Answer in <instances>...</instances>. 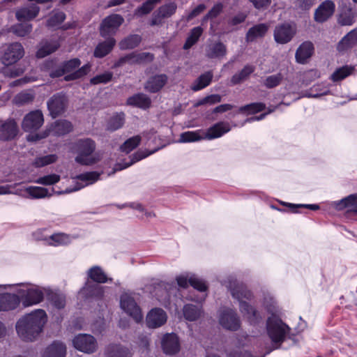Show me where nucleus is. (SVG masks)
Segmentation results:
<instances>
[{
  "label": "nucleus",
  "mask_w": 357,
  "mask_h": 357,
  "mask_svg": "<svg viewBox=\"0 0 357 357\" xmlns=\"http://www.w3.org/2000/svg\"><path fill=\"white\" fill-rule=\"evenodd\" d=\"M162 348L166 354H175L180 350V342L174 333H167L162 339Z\"/></svg>",
  "instance_id": "nucleus-21"
},
{
  "label": "nucleus",
  "mask_w": 357,
  "mask_h": 357,
  "mask_svg": "<svg viewBox=\"0 0 357 357\" xmlns=\"http://www.w3.org/2000/svg\"><path fill=\"white\" fill-rule=\"evenodd\" d=\"M22 295V302L24 307L36 305L40 303L44 297L45 289L41 287L29 285Z\"/></svg>",
  "instance_id": "nucleus-15"
},
{
  "label": "nucleus",
  "mask_w": 357,
  "mask_h": 357,
  "mask_svg": "<svg viewBox=\"0 0 357 357\" xmlns=\"http://www.w3.org/2000/svg\"><path fill=\"white\" fill-rule=\"evenodd\" d=\"M357 12L351 6H344L342 8L337 17V22L341 26H351L356 20Z\"/></svg>",
  "instance_id": "nucleus-24"
},
{
  "label": "nucleus",
  "mask_w": 357,
  "mask_h": 357,
  "mask_svg": "<svg viewBox=\"0 0 357 357\" xmlns=\"http://www.w3.org/2000/svg\"><path fill=\"white\" fill-rule=\"evenodd\" d=\"M296 32V28L292 25L287 23L282 24L275 26L274 39L278 43L286 44L293 38Z\"/></svg>",
  "instance_id": "nucleus-16"
},
{
  "label": "nucleus",
  "mask_w": 357,
  "mask_h": 357,
  "mask_svg": "<svg viewBox=\"0 0 357 357\" xmlns=\"http://www.w3.org/2000/svg\"><path fill=\"white\" fill-rule=\"evenodd\" d=\"M255 70V66L250 64L245 65L239 73L232 76L231 82L232 84H239L246 79Z\"/></svg>",
  "instance_id": "nucleus-39"
},
{
  "label": "nucleus",
  "mask_w": 357,
  "mask_h": 357,
  "mask_svg": "<svg viewBox=\"0 0 357 357\" xmlns=\"http://www.w3.org/2000/svg\"><path fill=\"white\" fill-rule=\"evenodd\" d=\"M50 300L58 309L63 308L66 305V296L60 292H52L50 294Z\"/></svg>",
  "instance_id": "nucleus-53"
},
{
  "label": "nucleus",
  "mask_w": 357,
  "mask_h": 357,
  "mask_svg": "<svg viewBox=\"0 0 357 357\" xmlns=\"http://www.w3.org/2000/svg\"><path fill=\"white\" fill-rule=\"evenodd\" d=\"M141 141V137L136 135L127 139L121 146V150L126 153H128L136 148Z\"/></svg>",
  "instance_id": "nucleus-49"
},
{
  "label": "nucleus",
  "mask_w": 357,
  "mask_h": 357,
  "mask_svg": "<svg viewBox=\"0 0 357 357\" xmlns=\"http://www.w3.org/2000/svg\"><path fill=\"white\" fill-rule=\"evenodd\" d=\"M53 245H66L71 241L70 236L65 234H56L51 236Z\"/></svg>",
  "instance_id": "nucleus-59"
},
{
  "label": "nucleus",
  "mask_w": 357,
  "mask_h": 357,
  "mask_svg": "<svg viewBox=\"0 0 357 357\" xmlns=\"http://www.w3.org/2000/svg\"><path fill=\"white\" fill-rule=\"evenodd\" d=\"M335 10V5L334 2L331 0H326L315 10L314 19L318 23H323L333 15Z\"/></svg>",
  "instance_id": "nucleus-18"
},
{
  "label": "nucleus",
  "mask_w": 357,
  "mask_h": 357,
  "mask_svg": "<svg viewBox=\"0 0 357 357\" xmlns=\"http://www.w3.org/2000/svg\"><path fill=\"white\" fill-rule=\"evenodd\" d=\"M153 59V56L151 53L149 52H142V53H135L132 52L124 56L121 57L118 61H116L114 67L118 68L122 66L126 63H128L130 65L137 64V63H142L145 62L152 61Z\"/></svg>",
  "instance_id": "nucleus-13"
},
{
  "label": "nucleus",
  "mask_w": 357,
  "mask_h": 357,
  "mask_svg": "<svg viewBox=\"0 0 357 357\" xmlns=\"http://www.w3.org/2000/svg\"><path fill=\"white\" fill-rule=\"evenodd\" d=\"M219 322L223 328L230 331H236L240 327L239 318L231 309H226L220 312Z\"/></svg>",
  "instance_id": "nucleus-17"
},
{
  "label": "nucleus",
  "mask_w": 357,
  "mask_h": 357,
  "mask_svg": "<svg viewBox=\"0 0 357 357\" xmlns=\"http://www.w3.org/2000/svg\"><path fill=\"white\" fill-rule=\"evenodd\" d=\"M334 205L337 210H342L344 208H350L351 209L357 211V193L350 195L340 201L335 202Z\"/></svg>",
  "instance_id": "nucleus-37"
},
{
  "label": "nucleus",
  "mask_w": 357,
  "mask_h": 357,
  "mask_svg": "<svg viewBox=\"0 0 357 357\" xmlns=\"http://www.w3.org/2000/svg\"><path fill=\"white\" fill-rule=\"evenodd\" d=\"M176 4L174 2H172L159 7L158 10L161 14V15H162L165 19H166L173 15L176 13Z\"/></svg>",
  "instance_id": "nucleus-54"
},
{
  "label": "nucleus",
  "mask_w": 357,
  "mask_h": 357,
  "mask_svg": "<svg viewBox=\"0 0 357 357\" xmlns=\"http://www.w3.org/2000/svg\"><path fill=\"white\" fill-rule=\"evenodd\" d=\"M202 33L203 29L200 26H196L192 29L183 45V49L188 50L193 46L198 41Z\"/></svg>",
  "instance_id": "nucleus-41"
},
{
  "label": "nucleus",
  "mask_w": 357,
  "mask_h": 357,
  "mask_svg": "<svg viewBox=\"0 0 357 357\" xmlns=\"http://www.w3.org/2000/svg\"><path fill=\"white\" fill-rule=\"evenodd\" d=\"M125 122V114L123 113H117L112 116L107 124V129L112 131L121 128Z\"/></svg>",
  "instance_id": "nucleus-45"
},
{
  "label": "nucleus",
  "mask_w": 357,
  "mask_h": 357,
  "mask_svg": "<svg viewBox=\"0 0 357 357\" xmlns=\"http://www.w3.org/2000/svg\"><path fill=\"white\" fill-rule=\"evenodd\" d=\"M57 155L55 154L38 157L35 159L33 165L36 167H42L55 162L57 160Z\"/></svg>",
  "instance_id": "nucleus-48"
},
{
  "label": "nucleus",
  "mask_w": 357,
  "mask_h": 357,
  "mask_svg": "<svg viewBox=\"0 0 357 357\" xmlns=\"http://www.w3.org/2000/svg\"><path fill=\"white\" fill-rule=\"evenodd\" d=\"M269 29L267 24H258L252 26L248 31L245 39L247 42H253L256 39L264 37Z\"/></svg>",
  "instance_id": "nucleus-31"
},
{
  "label": "nucleus",
  "mask_w": 357,
  "mask_h": 357,
  "mask_svg": "<svg viewBox=\"0 0 357 357\" xmlns=\"http://www.w3.org/2000/svg\"><path fill=\"white\" fill-rule=\"evenodd\" d=\"M223 9V4L222 3H215L208 13L204 17L203 22H206L208 20H212L218 17Z\"/></svg>",
  "instance_id": "nucleus-60"
},
{
  "label": "nucleus",
  "mask_w": 357,
  "mask_h": 357,
  "mask_svg": "<svg viewBox=\"0 0 357 357\" xmlns=\"http://www.w3.org/2000/svg\"><path fill=\"white\" fill-rule=\"evenodd\" d=\"M141 40L142 38L139 35H130L119 43V47L121 50L132 49L136 47L140 43Z\"/></svg>",
  "instance_id": "nucleus-42"
},
{
  "label": "nucleus",
  "mask_w": 357,
  "mask_h": 357,
  "mask_svg": "<svg viewBox=\"0 0 357 357\" xmlns=\"http://www.w3.org/2000/svg\"><path fill=\"white\" fill-rule=\"evenodd\" d=\"M44 123V117L39 109L26 114L22 121V128L24 132H33L38 130Z\"/></svg>",
  "instance_id": "nucleus-10"
},
{
  "label": "nucleus",
  "mask_w": 357,
  "mask_h": 357,
  "mask_svg": "<svg viewBox=\"0 0 357 357\" xmlns=\"http://www.w3.org/2000/svg\"><path fill=\"white\" fill-rule=\"evenodd\" d=\"M99 174L95 172H86L84 174H81L79 175H77L75 178L82 182H83V184L79 185L77 188H75L74 190H66L65 192L69 193L73 191L78 190L83 187L92 184L99 178Z\"/></svg>",
  "instance_id": "nucleus-33"
},
{
  "label": "nucleus",
  "mask_w": 357,
  "mask_h": 357,
  "mask_svg": "<svg viewBox=\"0 0 357 357\" xmlns=\"http://www.w3.org/2000/svg\"><path fill=\"white\" fill-rule=\"evenodd\" d=\"M24 72V68L20 66H14L9 68L6 66L3 69V74L9 77H15L21 75Z\"/></svg>",
  "instance_id": "nucleus-62"
},
{
  "label": "nucleus",
  "mask_w": 357,
  "mask_h": 357,
  "mask_svg": "<svg viewBox=\"0 0 357 357\" xmlns=\"http://www.w3.org/2000/svg\"><path fill=\"white\" fill-rule=\"evenodd\" d=\"M12 32L19 37H24L31 33L32 25L29 23H20L11 27Z\"/></svg>",
  "instance_id": "nucleus-47"
},
{
  "label": "nucleus",
  "mask_w": 357,
  "mask_h": 357,
  "mask_svg": "<svg viewBox=\"0 0 357 357\" xmlns=\"http://www.w3.org/2000/svg\"><path fill=\"white\" fill-rule=\"evenodd\" d=\"M33 100L34 95L32 93L23 91L15 96L13 102L17 106H22L32 102Z\"/></svg>",
  "instance_id": "nucleus-46"
},
{
  "label": "nucleus",
  "mask_w": 357,
  "mask_h": 357,
  "mask_svg": "<svg viewBox=\"0 0 357 357\" xmlns=\"http://www.w3.org/2000/svg\"><path fill=\"white\" fill-rule=\"evenodd\" d=\"M177 284L179 287L186 288L190 284L195 289L199 291H205L207 286L205 282L194 275H181L176 278Z\"/></svg>",
  "instance_id": "nucleus-20"
},
{
  "label": "nucleus",
  "mask_w": 357,
  "mask_h": 357,
  "mask_svg": "<svg viewBox=\"0 0 357 357\" xmlns=\"http://www.w3.org/2000/svg\"><path fill=\"white\" fill-rule=\"evenodd\" d=\"M222 100V97L219 94H212L206 96L203 99L199 100V102L196 104L197 106L208 104V105H214L216 103L220 102Z\"/></svg>",
  "instance_id": "nucleus-61"
},
{
  "label": "nucleus",
  "mask_w": 357,
  "mask_h": 357,
  "mask_svg": "<svg viewBox=\"0 0 357 357\" xmlns=\"http://www.w3.org/2000/svg\"><path fill=\"white\" fill-rule=\"evenodd\" d=\"M91 68V65L87 63L82 66L78 70L70 73L65 76L64 79L66 81L74 80L79 79L84 75H86L89 71Z\"/></svg>",
  "instance_id": "nucleus-51"
},
{
  "label": "nucleus",
  "mask_w": 357,
  "mask_h": 357,
  "mask_svg": "<svg viewBox=\"0 0 357 357\" xmlns=\"http://www.w3.org/2000/svg\"><path fill=\"white\" fill-rule=\"evenodd\" d=\"M354 70V67L351 66H344L336 69L331 75V79L333 82H338L344 79L351 75Z\"/></svg>",
  "instance_id": "nucleus-40"
},
{
  "label": "nucleus",
  "mask_w": 357,
  "mask_h": 357,
  "mask_svg": "<svg viewBox=\"0 0 357 357\" xmlns=\"http://www.w3.org/2000/svg\"><path fill=\"white\" fill-rule=\"evenodd\" d=\"M267 333L274 344H280L290 331V328L275 316L269 317L266 322Z\"/></svg>",
  "instance_id": "nucleus-5"
},
{
  "label": "nucleus",
  "mask_w": 357,
  "mask_h": 357,
  "mask_svg": "<svg viewBox=\"0 0 357 357\" xmlns=\"http://www.w3.org/2000/svg\"><path fill=\"white\" fill-rule=\"evenodd\" d=\"M60 181V176L56 174H52L38 178L35 181L36 183L48 185H53Z\"/></svg>",
  "instance_id": "nucleus-56"
},
{
  "label": "nucleus",
  "mask_w": 357,
  "mask_h": 357,
  "mask_svg": "<svg viewBox=\"0 0 357 357\" xmlns=\"http://www.w3.org/2000/svg\"><path fill=\"white\" fill-rule=\"evenodd\" d=\"M229 288L231 289L233 297L239 301L240 310L243 315L251 324L259 323L262 319L259 313L248 305L246 301H243V298L247 300L251 299L252 293L243 284H237L233 287L231 284H230Z\"/></svg>",
  "instance_id": "nucleus-3"
},
{
  "label": "nucleus",
  "mask_w": 357,
  "mask_h": 357,
  "mask_svg": "<svg viewBox=\"0 0 357 357\" xmlns=\"http://www.w3.org/2000/svg\"><path fill=\"white\" fill-rule=\"evenodd\" d=\"M356 45H357V29H354L340 40L337 49L339 52H345Z\"/></svg>",
  "instance_id": "nucleus-25"
},
{
  "label": "nucleus",
  "mask_w": 357,
  "mask_h": 357,
  "mask_svg": "<svg viewBox=\"0 0 357 357\" xmlns=\"http://www.w3.org/2000/svg\"><path fill=\"white\" fill-rule=\"evenodd\" d=\"M66 19V15L63 12L59 11L52 15L47 22V26L54 27L61 24Z\"/></svg>",
  "instance_id": "nucleus-57"
},
{
  "label": "nucleus",
  "mask_w": 357,
  "mask_h": 357,
  "mask_svg": "<svg viewBox=\"0 0 357 357\" xmlns=\"http://www.w3.org/2000/svg\"><path fill=\"white\" fill-rule=\"evenodd\" d=\"M123 21V18L118 14H112L106 17L100 24V33L101 36L106 38L114 35Z\"/></svg>",
  "instance_id": "nucleus-11"
},
{
  "label": "nucleus",
  "mask_w": 357,
  "mask_h": 357,
  "mask_svg": "<svg viewBox=\"0 0 357 357\" xmlns=\"http://www.w3.org/2000/svg\"><path fill=\"white\" fill-rule=\"evenodd\" d=\"M113 73L112 72H105L102 74L97 75L91 79L92 84H107L112 79Z\"/></svg>",
  "instance_id": "nucleus-58"
},
{
  "label": "nucleus",
  "mask_w": 357,
  "mask_h": 357,
  "mask_svg": "<svg viewBox=\"0 0 357 357\" xmlns=\"http://www.w3.org/2000/svg\"><path fill=\"white\" fill-rule=\"evenodd\" d=\"M73 129L70 122L66 120H59L55 121L49 127H47L43 131L40 133L29 135L27 137L29 141H37L46 138L50 135L52 134L55 136H61L70 132Z\"/></svg>",
  "instance_id": "nucleus-6"
},
{
  "label": "nucleus",
  "mask_w": 357,
  "mask_h": 357,
  "mask_svg": "<svg viewBox=\"0 0 357 357\" xmlns=\"http://www.w3.org/2000/svg\"><path fill=\"white\" fill-rule=\"evenodd\" d=\"M75 150L77 155L75 161L84 165H90L96 163L99 159L93 154L96 150V143L93 140L86 138L78 140L75 143Z\"/></svg>",
  "instance_id": "nucleus-4"
},
{
  "label": "nucleus",
  "mask_w": 357,
  "mask_h": 357,
  "mask_svg": "<svg viewBox=\"0 0 357 357\" xmlns=\"http://www.w3.org/2000/svg\"><path fill=\"white\" fill-rule=\"evenodd\" d=\"M314 51V46L311 42L303 43L296 52V60L299 63H305L311 57Z\"/></svg>",
  "instance_id": "nucleus-28"
},
{
  "label": "nucleus",
  "mask_w": 357,
  "mask_h": 357,
  "mask_svg": "<svg viewBox=\"0 0 357 357\" xmlns=\"http://www.w3.org/2000/svg\"><path fill=\"white\" fill-rule=\"evenodd\" d=\"M88 276L93 281L98 283H105L107 278L103 271L99 266H93L88 271Z\"/></svg>",
  "instance_id": "nucleus-44"
},
{
  "label": "nucleus",
  "mask_w": 357,
  "mask_h": 357,
  "mask_svg": "<svg viewBox=\"0 0 357 357\" xmlns=\"http://www.w3.org/2000/svg\"><path fill=\"white\" fill-rule=\"evenodd\" d=\"M161 0H148L139 7L135 12V15L142 16L149 13L153 8L154 5L160 2Z\"/></svg>",
  "instance_id": "nucleus-50"
},
{
  "label": "nucleus",
  "mask_w": 357,
  "mask_h": 357,
  "mask_svg": "<svg viewBox=\"0 0 357 357\" xmlns=\"http://www.w3.org/2000/svg\"><path fill=\"white\" fill-rule=\"evenodd\" d=\"M66 354V346L61 342H54L46 348L43 357H65Z\"/></svg>",
  "instance_id": "nucleus-32"
},
{
  "label": "nucleus",
  "mask_w": 357,
  "mask_h": 357,
  "mask_svg": "<svg viewBox=\"0 0 357 357\" xmlns=\"http://www.w3.org/2000/svg\"><path fill=\"white\" fill-rule=\"evenodd\" d=\"M40 7L36 4H31L22 7L16 11L15 17L17 20H30L35 18L39 13Z\"/></svg>",
  "instance_id": "nucleus-27"
},
{
  "label": "nucleus",
  "mask_w": 357,
  "mask_h": 357,
  "mask_svg": "<svg viewBox=\"0 0 357 357\" xmlns=\"http://www.w3.org/2000/svg\"><path fill=\"white\" fill-rule=\"evenodd\" d=\"M183 315L185 319L192 321L201 316V309L193 305H186L183 307Z\"/></svg>",
  "instance_id": "nucleus-43"
},
{
  "label": "nucleus",
  "mask_w": 357,
  "mask_h": 357,
  "mask_svg": "<svg viewBox=\"0 0 357 357\" xmlns=\"http://www.w3.org/2000/svg\"><path fill=\"white\" fill-rule=\"evenodd\" d=\"M24 55L23 46L21 43L15 42L8 44L5 47L0 59L5 66H10L17 63Z\"/></svg>",
  "instance_id": "nucleus-8"
},
{
  "label": "nucleus",
  "mask_w": 357,
  "mask_h": 357,
  "mask_svg": "<svg viewBox=\"0 0 357 357\" xmlns=\"http://www.w3.org/2000/svg\"><path fill=\"white\" fill-rule=\"evenodd\" d=\"M151 100L150 98L144 93L135 94L127 100V104L135 106L142 109L149 108L151 105Z\"/></svg>",
  "instance_id": "nucleus-34"
},
{
  "label": "nucleus",
  "mask_w": 357,
  "mask_h": 357,
  "mask_svg": "<svg viewBox=\"0 0 357 357\" xmlns=\"http://www.w3.org/2000/svg\"><path fill=\"white\" fill-rule=\"evenodd\" d=\"M227 47L221 42H216L207 46L206 56L209 59H221L227 54Z\"/></svg>",
  "instance_id": "nucleus-30"
},
{
  "label": "nucleus",
  "mask_w": 357,
  "mask_h": 357,
  "mask_svg": "<svg viewBox=\"0 0 357 357\" xmlns=\"http://www.w3.org/2000/svg\"><path fill=\"white\" fill-rule=\"evenodd\" d=\"M68 98L65 94L59 93L54 94L47 101V107L53 118L63 112L67 107Z\"/></svg>",
  "instance_id": "nucleus-14"
},
{
  "label": "nucleus",
  "mask_w": 357,
  "mask_h": 357,
  "mask_svg": "<svg viewBox=\"0 0 357 357\" xmlns=\"http://www.w3.org/2000/svg\"><path fill=\"white\" fill-rule=\"evenodd\" d=\"M19 128L13 119L0 121V140L8 141L14 139L18 134Z\"/></svg>",
  "instance_id": "nucleus-19"
},
{
  "label": "nucleus",
  "mask_w": 357,
  "mask_h": 357,
  "mask_svg": "<svg viewBox=\"0 0 357 357\" xmlns=\"http://www.w3.org/2000/svg\"><path fill=\"white\" fill-rule=\"evenodd\" d=\"M231 130L229 123L218 122L206 130L188 131L182 133L179 141L181 142H192L202 139L211 140L219 138Z\"/></svg>",
  "instance_id": "nucleus-2"
},
{
  "label": "nucleus",
  "mask_w": 357,
  "mask_h": 357,
  "mask_svg": "<svg viewBox=\"0 0 357 357\" xmlns=\"http://www.w3.org/2000/svg\"><path fill=\"white\" fill-rule=\"evenodd\" d=\"M165 312L160 308L152 309L146 316V324L149 328H158L163 325L167 321Z\"/></svg>",
  "instance_id": "nucleus-22"
},
{
  "label": "nucleus",
  "mask_w": 357,
  "mask_h": 357,
  "mask_svg": "<svg viewBox=\"0 0 357 357\" xmlns=\"http://www.w3.org/2000/svg\"><path fill=\"white\" fill-rule=\"evenodd\" d=\"M213 73L211 71L202 74L192 84L191 89L197 91L208 86L213 79Z\"/></svg>",
  "instance_id": "nucleus-36"
},
{
  "label": "nucleus",
  "mask_w": 357,
  "mask_h": 357,
  "mask_svg": "<svg viewBox=\"0 0 357 357\" xmlns=\"http://www.w3.org/2000/svg\"><path fill=\"white\" fill-rule=\"evenodd\" d=\"M106 357H132L130 349L121 344H109L105 351Z\"/></svg>",
  "instance_id": "nucleus-29"
},
{
  "label": "nucleus",
  "mask_w": 357,
  "mask_h": 357,
  "mask_svg": "<svg viewBox=\"0 0 357 357\" xmlns=\"http://www.w3.org/2000/svg\"><path fill=\"white\" fill-rule=\"evenodd\" d=\"M20 304L19 296L11 294H0V311H8L15 309Z\"/></svg>",
  "instance_id": "nucleus-26"
},
{
  "label": "nucleus",
  "mask_w": 357,
  "mask_h": 357,
  "mask_svg": "<svg viewBox=\"0 0 357 357\" xmlns=\"http://www.w3.org/2000/svg\"><path fill=\"white\" fill-rule=\"evenodd\" d=\"M15 185L17 184L0 185V195L16 194L26 197L25 193H27L33 199H41L52 195L47 188L38 186H30L24 189H18L16 191H13V189H14Z\"/></svg>",
  "instance_id": "nucleus-7"
},
{
  "label": "nucleus",
  "mask_w": 357,
  "mask_h": 357,
  "mask_svg": "<svg viewBox=\"0 0 357 357\" xmlns=\"http://www.w3.org/2000/svg\"><path fill=\"white\" fill-rule=\"evenodd\" d=\"M265 105L261 102L250 103L239 108L240 112H248V114H255L261 112L265 109Z\"/></svg>",
  "instance_id": "nucleus-52"
},
{
  "label": "nucleus",
  "mask_w": 357,
  "mask_h": 357,
  "mask_svg": "<svg viewBox=\"0 0 357 357\" xmlns=\"http://www.w3.org/2000/svg\"><path fill=\"white\" fill-rule=\"evenodd\" d=\"M81 64V61L79 59H73L67 61L63 63V67L66 73H71L79 67Z\"/></svg>",
  "instance_id": "nucleus-64"
},
{
  "label": "nucleus",
  "mask_w": 357,
  "mask_h": 357,
  "mask_svg": "<svg viewBox=\"0 0 357 357\" xmlns=\"http://www.w3.org/2000/svg\"><path fill=\"white\" fill-rule=\"evenodd\" d=\"M283 79V76L281 73L268 76L264 82V86L268 89H272L278 86Z\"/></svg>",
  "instance_id": "nucleus-55"
},
{
  "label": "nucleus",
  "mask_w": 357,
  "mask_h": 357,
  "mask_svg": "<svg viewBox=\"0 0 357 357\" xmlns=\"http://www.w3.org/2000/svg\"><path fill=\"white\" fill-rule=\"evenodd\" d=\"M154 152H155V151L149 152V153H145L144 151H138L132 155V158L128 163H126V165H124L122 167L118 168L117 169H122L126 168V167L130 166L131 165H132L133 163H135L143 158H145L146 157L149 156V155L153 153Z\"/></svg>",
  "instance_id": "nucleus-63"
},
{
  "label": "nucleus",
  "mask_w": 357,
  "mask_h": 357,
  "mask_svg": "<svg viewBox=\"0 0 357 357\" xmlns=\"http://www.w3.org/2000/svg\"><path fill=\"white\" fill-rule=\"evenodd\" d=\"M47 321L46 312L41 309L25 314L16 323L15 327L18 336L26 342L36 340L43 331Z\"/></svg>",
  "instance_id": "nucleus-1"
},
{
  "label": "nucleus",
  "mask_w": 357,
  "mask_h": 357,
  "mask_svg": "<svg viewBox=\"0 0 357 357\" xmlns=\"http://www.w3.org/2000/svg\"><path fill=\"white\" fill-rule=\"evenodd\" d=\"M121 307L136 322L142 319V314L139 307L135 300L128 294H124L121 296Z\"/></svg>",
  "instance_id": "nucleus-12"
},
{
  "label": "nucleus",
  "mask_w": 357,
  "mask_h": 357,
  "mask_svg": "<svg viewBox=\"0 0 357 357\" xmlns=\"http://www.w3.org/2000/svg\"><path fill=\"white\" fill-rule=\"evenodd\" d=\"M167 81L168 77L165 74L155 75L147 79L144 89L150 93H157L163 88Z\"/></svg>",
  "instance_id": "nucleus-23"
},
{
  "label": "nucleus",
  "mask_w": 357,
  "mask_h": 357,
  "mask_svg": "<svg viewBox=\"0 0 357 357\" xmlns=\"http://www.w3.org/2000/svg\"><path fill=\"white\" fill-rule=\"evenodd\" d=\"M72 342L76 349L86 354H92L98 348L96 339L89 334H79L75 336Z\"/></svg>",
  "instance_id": "nucleus-9"
},
{
  "label": "nucleus",
  "mask_w": 357,
  "mask_h": 357,
  "mask_svg": "<svg viewBox=\"0 0 357 357\" xmlns=\"http://www.w3.org/2000/svg\"><path fill=\"white\" fill-rule=\"evenodd\" d=\"M59 46V44L56 42H43L40 43L36 52V56L38 58H44L55 52L58 49Z\"/></svg>",
  "instance_id": "nucleus-38"
},
{
  "label": "nucleus",
  "mask_w": 357,
  "mask_h": 357,
  "mask_svg": "<svg viewBox=\"0 0 357 357\" xmlns=\"http://www.w3.org/2000/svg\"><path fill=\"white\" fill-rule=\"evenodd\" d=\"M116 44L113 38H109L106 41L99 43L94 50V56L102 58L109 54Z\"/></svg>",
  "instance_id": "nucleus-35"
}]
</instances>
